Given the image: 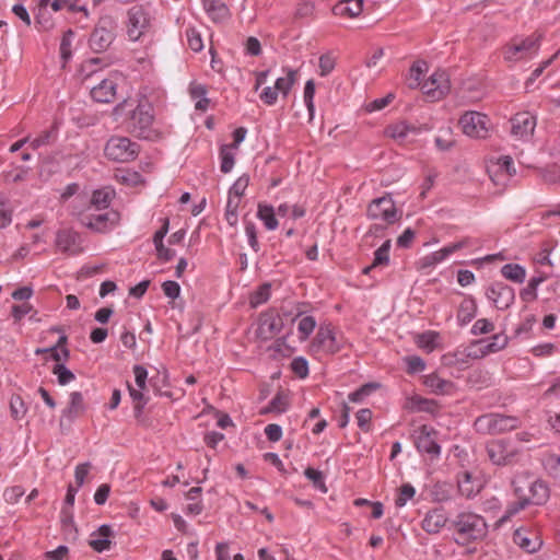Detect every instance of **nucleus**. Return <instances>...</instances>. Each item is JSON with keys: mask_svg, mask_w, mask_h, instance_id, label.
I'll use <instances>...</instances> for the list:
<instances>
[{"mask_svg": "<svg viewBox=\"0 0 560 560\" xmlns=\"http://www.w3.org/2000/svg\"><path fill=\"white\" fill-rule=\"evenodd\" d=\"M345 346L342 334L336 331L331 324H322L308 345V353L315 358L330 357L341 351Z\"/></svg>", "mask_w": 560, "mask_h": 560, "instance_id": "nucleus-1", "label": "nucleus"}, {"mask_svg": "<svg viewBox=\"0 0 560 560\" xmlns=\"http://www.w3.org/2000/svg\"><path fill=\"white\" fill-rule=\"evenodd\" d=\"M453 526L458 535L455 539L457 544L480 540L488 532L483 517L471 512L459 513L453 521Z\"/></svg>", "mask_w": 560, "mask_h": 560, "instance_id": "nucleus-2", "label": "nucleus"}, {"mask_svg": "<svg viewBox=\"0 0 560 560\" xmlns=\"http://www.w3.org/2000/svg\"><path fill=\"white\" fill-rule=\"evenodd\" d=\"M153 122L152 106L148 102H139L135 108L130 109L127 128L138 138L152 140L158 137Z\"/></svg>", "mask_w": 560, "mask_h": 560, "instance_id": "nucleus-3", "label": "nucleus"}, {"mask_svg": "<svg viewBox=\"0 0 560 560\" xmlns=\"http://www.w3.org/2000/svg\"><path fill=\"white\" fill-rule=\"evenodd\" d=\"M514 495L522 498L529 505H539L547 501L549 490L540 480L529 476H518L513 480Z\"/></svg>", "mask_w": 560, "mask_h": 560, "instance_id": "nucleus-4", "label": "nucleus"}, {"mask_svg": "<svg viewBox=\"0 0 560 560\" xmlns=\"http://www.w3.org/2000/svg\"><path fill=\"white\" fill-rule=\"evenodd\" d=\"M152 23L150 9L142 4H136L127 11L126 31L132 42L139 40L149 33Z\"/></svg>", "mask_w": 560, "mask_h": 560, "instance_id": "nucleus-5", "label": "nucleus"}, {"mask_svg": "<svg viewBox=\"0 0 560 560\" xmlns=\"http://www.w3.org/2000/svg\"><path fill=\"white\" fill-rule=\"evenodd\" d=\"M477 431L488 434H499L520 427V420L513 416L489 413L478 417L475 421Z\"/></svg>", "mask_w": 560, "mask_h": 560, "instance_id": "nucleus-6", "label": "nucleus"}, {"mask_svg": "<svg viewBox=\"0 0 560 560\" xmlns=\"http://www.w3.org/2000/svg\"><path fill=\"white\" fill-rule=\"evenodd\" d=\"M539 37L535 35L514 39L504 49V59L508 62H518L535 57L539 50Z\"/></svg>", "mask_w": 560, "mask_h": 560, "instance_id": "nucleus-7", "label": "nucleus"}, {"mask_svg": "<svg viewBox=\"0 0 560 560\" xmlns=\"http://www.w3.org/2000/svg\"><path fill=\"white\" fill-rule=\"evenodd\" d=\"M479 244V241L472 237H464L455 243L448 244L441 249L430 253L419 259L418 266L420 269L432 268L445 261L452 254Z\"/></svg>", "mask_w": 560, "mask_h": 560, "instance_id": "nucleus-8", "label": "nucleus"}, {"mask_svg": "<svg viewBox=\"0 0 560 560\" xmlns=\"http://www.w3.org/2000/svg\"><path fill=\"white\" fill-rule=\"evenodd\" d=\"M105 155L115 162H129L137 158L139 148L126 137H112L105 145Z\"/></svg>", "mask_w": 560, "mask_h": 560, "instance_id": "nucleus-9", "label": "nucleus"}, {"mask_svg": "<svg viewBox=\"0 0 560 560\" xmlns=\"http://www.w3.org/2000/svg\"><path fill=\"white\" fill-rule=\"evenodd\" d=\"M415 445L419 453L428 455L432 460L441 455V446L438 443V431L431 425H420L415 430Z\"/></svg>", "mask_w": 560, "mask_h": 560, "instance_id": "nucleus-10", "label": "nucleus"}, {"mask_svg": "<svg viewBox=\"0 0 560 560\" xmlns=\"http://www.w3.org/2000/svg\"><path fill=\"white\" fill-rule=\"evenodd\" d=\"M115 27L116 23L113 18H101L90 38L91 47L95 51L106 50L115 38Z\"/></svg>", "mask_w": 560, "mask_h": 560, "instance_id": "nucleus-11", "label": "nucleus"}, {"mask_svg": "<svg viewBox=\"0 0 560 560\" xmlns=\"http://www.w3.org/2000/svg\"><path fill=\"white\" fill-rule=\"evenodd\" d=\"M368 217L372 220L382 221L387 224L397 222L400 218L390 197L374 199L368 208Z\"/></svg>", "mask_w": 560, "mask_h": 560, "instance_id": "nucleus-12", "label": "nucleus"}, {"mask_svg": "<svg viewBox=\"0 0 560 560\" xmlns=\"http://www.w3.org/2000/svg\"><path fill=\"white\" fill-rule=\"evenodd\" d=\"M489 122V118L479 112H467L459 119L463 132L470 138H485Z\"/></svg>", "mask_w": 560, "mask_h": 560, "instance_id": "nucleus-13", "label": "nucleus"}, {"mask_svg": "<svg viewBox=\"0 0 560 560\" xmlns=\"http://www.w3.org/2000/svg\"><path fill=\"white\" fill-rule=\"evenodd\" d=\"M451 89L450 79L445 71L436 70L421 85L422 92L430 101H439L444 97Z\"/></svg>", "mask_w": 560, "mask_h": 560, "instance_id": "nucleus-14", "label": "nucleus"}, {"mask_svg": "<svg viewBox=\"0 0 560 560\" xmlns=\"http://www.w3.org/2000/svg\"><path fill=\"white\" fill-rule=\"evenodd\" d=\"M487 452L493 464L506 465L513 462L518 450L511 440H497L488 444Z\"/></svg>", "mask_w": 560, "mask_h": 560, "instance_id": "nucleus-15", "label": "nucleus"}, {"mask_svg": "<svg viewBox=\"0 0 560 560\" xmlns=\"http://www.w3.org/2000/svg\"><path fill=\"white\" fill-rule=\"evenodd\" d=\"M488 173L495 184L504 185L515 174L512 158L501 155L495 160H491L488 164Z\"/></svg>", "mask_w": 560, "mask_h": 560, "instance_id": "nucleus-16", "label": "nucleus"}, {"mask_svg": "<svg viewBox=\"0 0 560 560\" xmlns=\"http://www.w3.org/2000/svg\"><path fill=\"white\" fill-rule=\"evenodd\" d=\"M486 295L498 310H506L515 299L514 289L503 282L492 283Z\"/></svg>", "mask_w": 560, "mask_h": 560, "instance_id": "nucleus-17", "label": "nucleus"}, {"mask_svg": "<svg viewBox=\"0 0 560 560\" xmlns=\"http://www.w3.org/2000/svg\"><path fill=\"white\" fill-rule=\"evenodd\" d=\"M283 323L279 315L264 313L257 322L256 336L261 340H270L282 329Z\"/></svg>", "mask_w": 560, "mask_h": 560, "instance_id": "nucleus-18", "label": "nucleus"}, {"mask_svg": "<svg viewBox=\"0 0 560 560\" xmlns=\"http://www.w3.org/2000/svg\"><path fill=\"white\" fill-rule=\"evenodd\" d=\"M82 222L86 228L95 232L105 233L117 224L118 214L114 211L90 213L83 217Z\"/></svg>", "mask_w": 560, "mask_h": 560, "instance_id": "nucleus-19", "label": "nucleus"}, {"mask_svg": "<svg viewBox=\"0 0 560 560\" xmlns=\"http://www.w3.org/2000/svg\"><path fill=\"white\" fill-rule=\"evenodd\" d=\"M121 80L118 74H110L101 80L98 84L91 89V96L98 103H109L116 96L118 81Z\"/></svg>", "mask_w": 560, "mask_h": 560, "instance_id": "nucleus-20", "label": "nucleus"}, {"mask_svg": "<svg viewBox=\"0 0 560 560\" xmlns=\"http://www.w3.org/2000/svg\"><path fill=\"white\" fill-rule=\"evenodd\" d=\"M55 243L59 252L70 256H77L83 252L79 235L69 229L58 231Z\"/></svg>", "mask_w": 560, "mask_h": 560, "instance_id": "nucleus-21", "label": "nucleus"}, {"mask_svg": "<svg viewBox=\"0 0 560 560\" xmlns=\"http://www.w3.org/2000/svg\"><path fill=\"white\" fill-rule=\"evenodd\" d=\"M511 122L512 135L523 140H528L536 127V118L528 112L517 113Z\"/></svg>", "mask_w": 560, "mask_h": 560, "instance_id": "nucleus-22", "label": "nucleus"}, {"mask_svg": "<svg viewBox=\"0 0 560 560\" xmlns=\"http://www.w3.org/2000/svg\"><path fill=\"white\" fill-rule=\"evenodd\" d=\"M86 410L83 395L80 392H73L70 394L69 404L62 410L60 424H71L75 419L81 417Z\"/></svg>", "mask_w": 560, "mask_h": 560, "instance_id": "nucleus-23", "label": "nucleus"}, {"mask_svg": "<svg viewBox=\"0 0 560 560\" xmlns=\"http://www.w3.org/2000/svg\"><path fill=\"white\" fill-rule=\"evenodd\" d=\"M447 520L444 509L436 508L424 515L421 527L428 534H438L446 525Z\"/></svg>", "mask_w": 560, "mask_h": 560, "instance_id": "nucleus-24", "label": "nucleus"}, {"mask_svg": "<svg viewBox=\"0 0 560 560\" xmlns=\"http://www.w3.org/2000/svg\"><path fill=\"white\" fill-rule=\"evenodd\" d=\"M418 133L419 129L406 121L394 122L385 129V135L399 143L407 141L410 136H417Z\"/></svg>", "mask_w": 560, "mask_h": 560, "instance_id": "nucleus-25", "label": "nucleus"}, {"mask_svg": "<svg viewBox=\"0 0 560 560\" xmlns=\"http://www.w3.org/2000/svg\"><path fill=\"white\" fill-rule=\"evenodd\" d=\"M514 542L526 552H535L541 547V540L536 534L518 528L513 534Z\"/></svg>", "mask_w": 560, "mask_h": 560, "instance_id": "nucleus-26", "label": "nucleus"}, {"mask_svg": "<svg viewBox=\"0 0 560 560\" xmlns=\"http://www.w3.org/2000/svg\"><path fill=\"white\" fill-rule=\"evenodd\" d=\"M113 530L109 525H102L97 530L91 534L90 546L97 552H103L110 548Z\"/></svg>", "mask_w": 560, "mask_h": 560, "instance_id": "nucleus-27", "label": "nucleus"}, {"mask_svg": "<svg viewBox=\"0 0 560 560\" xmlns=\"http://www.w3.org/2000/svg\"><path fill=\"white\" fill-rule=\"evenodd\" d=\"M202 4L208 16L215 23L223 22L230 16V10L222 0H202Z\"/></svg>", "mask_w": 560, "mask_h": 560, "instance_id": "nucleus-28", "label": "nucleus"}, {"mask_svg": "<svg viewBox=\"0 0 560 560\" xmlns=\"http://www.w3.org/2000/svg\"><path fill=\"white\" fill-rule=\"evenodd\" d=\"M424 385L434 394L448 395L454 389L451 381L442 378L439 374L432 373L424 377Z\"/></svg>", "mask_w": 560, "mask_h": 560, "instance_id": "nucleus-29", "label": "nucleus"}, {"mask_svg": "<svg viewBox=\"0 0 560 560\" xmlns=\"http://www.w3.org/2000/svg\"><path fill=\"white\" fill-rule=\"evenodd\" d=\"M457 485L460 494L468 499L479 493L482 488L480 480L474 479L472 476L467 471L463 472L458 477Z\"/></svg>", "mask_w": 560, "mask_h": 560, "instance_id": "nucleus-30", "label": "nucleus"}, {"mask_svg": "<svg viewBox=\"0 0 560 560\" xmlns=\"http://www.w3.org/2000/svg\"><path fill=\"white\" fill-rule=\"evenodd\" d=\"M294 322L296 323L298 338L301 342L308 340L311 335L314 332L317 322L312 315L299 314Z\"/></svg>", "mask_w": 560, "mask_h": 560, "instance_id": "nucleus-31", "label": "nucleus"}, {"mask_svg": "<svg viewBox=\"0 0 560 560\" xmlns=\"http://www.w3.org/2000/svg\"><path fill=\"white\" fill-rule=\"evenodd\" d=\"M298 80V71L291 68L283 69V75L279 77L276 82V89L283 96L287 97Z\"/></svg>", "mask_w": 560, "mask_h": 560, "instance_id": "nucleus-32", "label": "nucleus"}, {"mask_svg": "<svg viewBox=\"0 0 560 560\" xmlns=\"http://www.w3.org/2000/svg\"><path fill=\"white\" fill-rule=\"evenodd\" d=\"M477 315V304L471 298L465 299L458 308L457 320L460 326L469 324Z\"/></svg>", "mask_w": 560, "mask_h": 560, "instance_id": "nucleus-33", "label": "nucleus"}, {"mask_svg": "<svg viewBox=\"0 0 560 560\" xmlns=\"http://www.w3.org/2000/svg\"><path fill=\"white\" fill-rule=\"evenodd\" d=\"M257 218L264 223L265 228L269 231H275L279 223L276 218V210L272 206L259 203L257 209Z\"/></svg>", "mask_w": 560, "mask_h": 560, "instance_id": "nucleus-34", "label": "nucleus"}, {"mask_svg": "<svg viewBox=\"0 0 560 560\" xmlns=\"http://www.w3.org/2000/svg\"><path fill=\"white\" fill-rule=\"evenodd\" d=\"M363 10V0H343L335 7V11L350 18L358 16Z\"/></svg>", "mask_w": 560, "mask_h": 560, "instance_id": "nucleus-35", "label": "nucleus"}, {"mask_svg": "<svg viewBox=\"0 0 560 560\" xmlns=\"http://www.w3.org/2000/svg\"><path fill=\"white\" fill-rule=\"evenodd\" d=\"M502 276L515 283H523L526 278V270L518 264H506L501 268Z\"/></svg>", "mask_w": 560, "mask_h": 560, "instance_id": "nucleus-36", "label": "nucleus"}, {"mask_svg": "<svg viewBox=\"0 0 560 560\" xmlns=\"http://www.w3.org/2000/svg\"><path fill=\"white\" fill-rule=\"evenodd\" d=\"M428 71V63L423 60L416 61L410 70L408 75V85L411 89H417L421 86L422 75Z\"/></svg>", "mask_w": 560, "mask_h": 560, "instance_id": "nucleus-37", "label": "nucleus"}, {"mask_svg": "<svg viewBox=\"0 0 560 560\" xmlns=\"http://www.w3.org/2000/svg\"><path fill=\"white\" fill-rule=\"evenodd\" d=\"M289 407V397L285 393L279 392L269 402V405L261 410V413H282Z\"/></svg>", "mask_w": 560, "mask_h": 560, "instance_id": "nucleus-38", "label": "nucleus"}, {"mask_svg": "<svg viewBox=\"0 0 560 560\" xmlns=\"http://www.w3.org/2000/svg\"><path fill=\"white\" fill-rule=\"evenodd\" d=\"M440 335L435 331H425L416 339L417 346L429 353L438 347Z\"/></svg>", "mask_w": 560, "mask_h": 560, "instance_id": "nucleus-39", "label": "nucleus"}, {"mask_svg": "<svg viewBox=\"0 0 560 560\" xmlns=\"http://www.w3.org/2000/svg\"><path fill=\"white\" fill-rule=\"evenodd\" d=\"M271 296V283L266 282L259 285L249 298V304L252 307H258L266 303Z\"/></svg>", "mask_w": 560, "mask_h": 560, "instance_id": "nucleus-40", "label": "nucleus"}, {"mask_svg": "<svg viewBox=\"0 0 560 560\" xmlns=\"http://www.w3.org/2000/svg\"><path fill=\"white\" fill-rule=\"evenodd\" d=\"M114 191L109 188L97 189L93 192L91 203L97 210L106 209L113 198Z\"/></svg>", "mask_w": 560, "mask_h": 560, "instance_id": "nucleus-41", "label": "nucleus"}, {"mask_svg": "<svg viewBox=\"0 0 560 560\" xmlns=\"http://www.w3.org/2000/svg\"><path fill=\"white\" fill-rule=\"evenodd\" d=\"M13 209L9 199L0 194V229H4L12 222Z\"/></svg>", "mask_w": 560, "mask_h": 560, "instance_id": "nucleus-42", "label": "nucleus"}, {"mask_svg": "<svg viewBox=\"0 0 560 560\" xmlns=\"http://www.w3.org/2000/svg\"><path fill=\"white\" fill-rule=\"evenodd\" d=\"M234 148L229 145H223L220 150V159H221V171L223 173H230L234 166L235 154Z\"/></svg>", "mask_w": 560, "mask_h": 560, "instance_id": "nucleus-43", "label": "nucleus"}, {"mask_svg": "<svg viewBox=\"0 0 560 560\" xmlns=\"http://www.w3.org/2000/svg\"><path fill=\"white\" fill-rule=\"evenodd\" d=\"M378 384L376 383H368L362 385L355 392L349 394L348 399L351 402H362L369 397L375 389H377Z\"/></svg>", "mask_w": 560, "mask_h": 560, "instance_id": "nucleus-44", "label": "nucleus"}, {"mask_svg": "<svg viewBox=\"0 0 560 560\" xmlns=\"http://www.w3.org/2000/svg\"><path fill=\"white\" fill-rule=\"evenodd\" d=\"M390 241H385L374 253L373 266H387L389 264Z\"/></svg>", "mask_w": 560, "mask_h": 560, "instance_id": "nucleus-45", "label": "nucleus"}, {"mask_svg": "<svg viewBox=\"0 0 560 560\" xmlns=\"http://www.w3.org/2000/svg\"><path fill=\"white\" fill-rule=\"evenodd\" d=\"M529 504L522 498H516V500L514 502H511L508 505L504 514L500 517L499 522L500 523L508 522L509 520H511L513 516H515L518 512H521Z\"/></svg>", "mask_w": 560, "mask_h": 560, "instance_id": "nucleus-46", "label": "nucleus"}, {"mask_svg": "<svg viewBox=\"0 0 560 560\" xmlns=\"http://www.w3.org/2000/svg\"><path fill=\"white\" fill-rule=\"evenodd\" d=\"M305 477L313 482V486L323 493L327 492L324 475L320 470L314 468H306L304 471Z\"/></svg>", "mask_w": 560, "mask_h": 560, "instance_id": "nucleus-47", "label": "nucleus"}, {"mask_svg": "<svg viewBox=\"0 0 560 560\" xmlns=\"http://www.w3.org/2000/svg\"><path fill=\"white\" fill-rule=\"evenodd\" d=\"M52 374L56 375L61 386L71 383L75 378L74 374L63 363H57L52 369Z\"/></svg>", "mask_w": 560, "mask_h": 560, "instance_id": "nucleus-48", "label": "nucleus"}, {"mask_svg": "<svg viewBox=\"0 0 560 560\" xmlns=\"http://www.w3.org/2000/svg\"><path fill=\"white\" fill-rule=\"evenodd\" d=\"M187 44L191 50L199 52L203 49V40L199 31L195 27L186 30Z\"/></svg>", "mask_w": 560, "mask_h": 560, "instance_id": "nucleus-49", "label": "nucleus"}, {"mask_svg": "<svg viewBox=\"0 0 560 560\" xmlns=\"http://www.w3.org/2000/svg\"><path fill=\"white\" fill-rule=\"evenodd\" d=\"M416 494V489L410 483H404L399 488L398 495L395 500V504L397 508H402L407 504L409 500H411Z\"/></svg>", "mask_w": 560, "mask_h": 560, "instance_id": "nucleus-50", "label": "nucleus"}, {"mask_svg": "<svg viewBox=\"0 0 560 560\" xmlns=\"http://www.w3.org/2000/svg\"><path fill=\"white\" fill-rule=\"evenodd\" d=\"M314 95H315V83L313 80H308L304 86V103L308 110L310 117L312 118L314 115L315 106H314Z\"/></svg>", "mask_w": 560, "mask_h": 560, "instance_id": "nucleus-51", "label": "nucleus"}, {"mask_svg": "<svg viewBox=\"0 0 560 560\" xmlns=\"http://www.w3.org/2000/svg\"><path fill=\"white\" fill-rule=\"evenodd\" d=\"M79 0H54L51 3V8L54 11H60L62 9H68L70 11H80L88 16V9L84 5H77Z\"/></svg>", "mask_w": 560, "mask_h": 560, "instance_id": "nucleus-52", "label": "nucleus"}, {"mask_svg": "<svg viewBox=\"0 0 560 560\" xmlns=\"http://www.w3.org/2000/svg\"><path fill=\"white\" fill-rule=\"evenodd\" d=\"M10 411L15 420L22 419L26 413V406L20 396H12L10 400Z\"/></svg>", "mask_w": 560, "mask_h": 560, "instance_id": "nucleus-53", "label": "nucleus"}, {"mask_svg": "<svg viewBox=\"0 0 560 560\" xmlns=\"http://www.w3.org/2000/svg\"><path fill=\"white\" fill-rule=\"evenodd\" d=\"M249 177L247 175L240 176L229 189V195L241 198L244 196L248 186Z\"/></svg>", "mask_w": 560, "mask_h": 560, "instance_id": "nucleus-54", "label": "nucleus"}, {"mask_svg": "<svg viewBox=\"0 0 560 560\" xmlns=\"http://www.w3.org/2000/svg\"><path fill=\"white\" fill-rule=\"evenodd\" d=\"M407 365V372L409 374H415L424 371L425 362L422 358L418 355H409L404 359Z\"/></svg>", "mask_w": 560, "mask_h": 560, "instance_id": "nucleus-55", "label": "nucleus"}, {"mask_svg": "<svg viewBox=\"0 0 560 560\" xmlns=\"http://www.w3.org/2000/svg\"><path fill=\"white\" fill-rule=\"evenodd\" d=\"M291 369L301 378H305L308 375V362L304 357L294 358L291 362Z\"/></svg>", "mask_w": 560, "mask_h": 560, "instance_id": "nucleus-56", "label": "nucleus"}, {"mask_svg": "<svg viewBox=\"0 0 560 560\" xmlns=\"http://www.w3.org/2000/svg\"><path fill=\"white\" fill-rule=\"evenodd\" d=\"M60 520H61L62 528L65 532H67V533L73 532L74 534L77 533L71 509L63 506L61 510V513H60Z\"/></svg>", "mask_w": 560, "mask_h": 560, "instance_id": "nucleus-57", "label": "nucleus"}, {"mask_svg": "<svg viewBox=\"0 0 560 560\" xmlns=\"http://www.w3.org/2000/svg\"><path fill=\"white\" fill-rule=\"evenodd\" d=\"M494 329V325L492 322H490L487 318H480L475 322V324L471 327V334L477 335H485L489 334Z\"/></svg>", "mask_w": 560, "mask_h": 560, "instance_id": "nucleus-58", "label": "nucleus"}, {"mask_svg": "<svg viewBox=\"0 0 560 560\" xmlns=\"http://www.w3.org/2000/svg\"><path fill=\"white\" fill-rule=\"evenodd\" d=\"M279 92L278 90L276 89V85L273 86H266L260 95H259V98L260 101L268 105V106H271V105H275L278 101V96H279Z\"/></svg>", "mask_w": 560, "mask_h": 560, "instance_id": "nucleus-59", "label": "nucleus"}, {"mask_svg": "<svg viewBox=\"0 0 560 560\" xmlns=\"http://www.w3.org/2000/svg\"><path fill=\"white\" fill-rule=\"evenodd\" d=\"M74 34L72 31H68L63 34L61 43H60V55L61 58L66 61L71 57V43Z\"/></svg>", "mask_w": 560, "mask_h": 560, "instance_id": "nucleus-60", "label": "nucleus"}, {"mask_svg": "<svg viewBox=\"0 0 560 560\" xmlns=\"http://www.w3.org/2000/svg\"><path fill=\"white\" fill-rule=\"evenodd\" d=\"M508 343V338L504 335H494L491 341L485 348L487 353L497 352L502 350Z\"/></svg>", "mask_w": 560, "mask_h": 560, "instance_id": "nucleus-61", "label": "nucleus"}, {"mask_svg": "<svg viewBox=\"0 0 560 560\" xmlns=\"http://www.w3.org/2000/svg\"><path fill=\"white\" fill-rule=\"evenodd\" d=\"M33 310V306L30 303L15 304L11 307V316L14 322L19 323L22 320L24 316L30 314Z\"/></svg>", "mask_w": 560, "mask_h": 560, "instance_id": "nucleus-62", "label": "nucleus"}, {"mask_svg": "<svg viewBox=\"0 0 560 560\" xmlns=\"http://www.w3.org/2000/svg\"><path fill=\"white\" fill-rule=\"evenodd\" d=\"M335 58L331 55H323L319 58V74L328 75L335 69Z\"/></svg>", "mask_w": 560, "mask_h": 560, "instance_id": "nucleus-63", "label": "nucleus"}, {"mask_svg": "<svg viewBox=\"0 0 560 560\" xmlns=\"http://www.w3.org/2000/svg\"><path fill=\"white\" fill-rule=\"evenodd\" d=\"M24 494V489L20 486H14L11 488H8L3 492V498L5 502L10 504H15Z\"/></svg>", "mask_w": 560, "mask_h": 560, "instance_id": "nucleus-64", "label": "nucleus"}]
</instances>
